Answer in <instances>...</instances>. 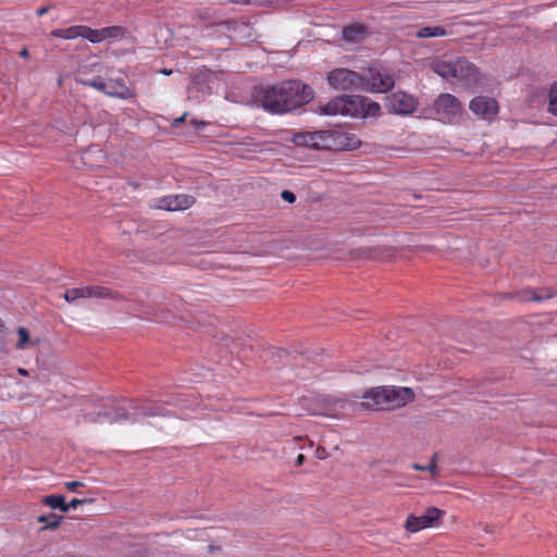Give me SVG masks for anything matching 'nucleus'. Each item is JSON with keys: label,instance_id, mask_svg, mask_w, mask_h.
<instances>
[{"label": "nucleus", "instance_id": "obj_7", "mask_svg": "<svg viewBox=\"0 0 557 557\" xmlns=\"http://www.w3.org/2000/svg\"><path fill=\"white\" fill-rule=\"evenodd\" d=\"M76 82L85 86H90L108 96L120 99H129L134 96V91L126 86L124 78L122 77L109 78L108 81L100 77L91 81L76 78Z\"/></svg>", "mask_w": 557, "mask_h": 557}, {"label": "nucleus", "instance_id": "obj_9", "mask_svg": "<svg viewBox=\"0 0 557 557\" xmlns=\"http://www.w3.org/2000/svg\"><path fill=\"white\" fill-rule=\"evenodd\" d=\"M326 81L336 90L361 89L362 86V75L344 67L329 72Z\"/></svg>", "mask_w": 557, "mask_h": 557}, {"label": "nucleus", "instance_id": "obj_26", "mask_svg": "<svg viewBox=\"0 0 557 557\" xmlns=\"http://www.w3.org/2000/svg\"><path fill=\"white\" fill-rule=\"evenodd\" d=\"M547 110L549 113L557 116V81L549 87Z\"/></svg>", "mask_w": 557, "mask_h": 557}, {"label": "nucleus", "instance_id": "obj_1", "mask_svg": "<svg viewBox=\"0 0 557 557\" xmlns=\"http://www.w3.org/2000/svg\"><path fill=\"white\" fill-rule=\"evenodd\" d=\"M312 98L313 91L308 85L293 81L267 88L260 101L267 111L283 113L308 103Z\"/></svg>", "mask_w": 557, "mask_h": 557}, {"label": "nucleus", "instance_id": "obj_35", "mask_svg": "<svg viewBox=\"0 0 557 557\" xmlns=\"http://www.w3.org/2000/svg\"><path fill=\"white\" fill-rule=\"evenodd\" d=\"M162 73H163L164 75H170V74H172V71H171V70H164V71H162Z\"/></svg>", "mask_w": 557, "mask_h": 557}, {"label": "nucleus", "instance_id": "obj_3", "mask_svg": "<svg viewBox=\"0 0 557 557\" xmlns=\"http://www.w3.org/2000/svg\"><path fill=\"white\" fill-rule=\"evenodd\" d=\"M412 388L405 386L384 385L369 388L359 404L366 410H396L414 400Z\"/></svg>", "mask_w": 557, "mask_h": 557}, {"label": "nucleus", "instance_id": "obj_30", "mask_svg": "<svg viewBox=\"0 0 557 557\" xmlns=\"http://www.w3.org/2000/svg\"><path fill=\"white\" fill-rule=\"evenodd\" d=\"M86 499H79V498H73L69 504L65 503V506L67 507V512L71 508L75 509L78 505H82L86 503Z\"/></svg>", "mask_w": 557, "mask_h": 557}, {"label": "nucleus", "instance_id": "obj_4", "mask_svg": "<svg viewBox=\"0 0 557 557\" xmlns=\"http://www.w3.org/2000/svg\"><path fill=\"white\" fill-rule=\"evenodd\" d=\"M431 69L444 79L465 87L476 85L480 81L478 69L462 57L435 59L431 63Z\"/></svg>", "mask_w": 557, "mask_h": 557}, {"label": "nucleus", "instance_id": "obj_13", "mask_svg": "<svg viewBox=\"0 0 557 557\" xmlns=\"http://www.w3.org/2000/svg\"><path fill=\"white\" fill-rule=\"evenodd\" d=\"M385 106L392 113L407 115L417 109L418 101L407 92L397 91L386 98Z\"/></svg>", "mask_w": 557, "mask_h": 557}, {"label": "nucleus", "instance_id": "obj_16", "mask_svg": "<svg viewBox=\"0 0 557 557\" xmlns=\"http://www.w3.org/2000/svg\"><path fill=\"white\" fill-rule=\"evenodd\" d=\"M469 109L484 120H492L498 113V103L494 98L478 96L470 101Z\"/></svg>", "mask_w": 557, "mask_h": 557}, {"label": "nucleus", "instance_id": "obj_33", "mask_svg": "<svg viewBox=\"0 0 557 557\" xmlns=\"http://www.w3.org/2000/svg\"><path fill=\"white\" fill-rule=\"evenodd\" d=\"M17 372L23 375V376H27L28 375V371L23 369V368H18Z\"/></svg>", "mask_w": 557, "mask_h": 557}, {"label": "nucleus", "instance_id": "obj_8", "mask_svg": "<svg viewBox=\"0 0 557 557\" xmlns=\"http://www.w3.org/2000/svg\"><path fill=\"white\" fill-rule=\"evenodd\" d=\"M395 85L394 76L386 70L370 67L362 75L361 90L369 92H386Z\"/></svg>", "mask_w": 557, "mask_h": 557}, {"label": "nucleus", "instance_id": "obj_2", "mask_svg": "<svg viewBox=\"0 0 557 557\" xmlns=\"http://www.w3.org/2000/svg\"><path fill=\"white\" fill-rule=\"evenodd\" d=\"M324 115H344L354 119H369L381 115V106L376 101L360 95H342L332 98L319 107Z\"/></svg>", "mask_w": 557, "mask_h": 557}, {"label": "nucleus", "instance_id": "obj_29", "mask_svg": "<svg viewBox=\"0 0 557 557\" xmlns=\"http://www.w3.org/2000/svg\"><path fill=\"white\" fill-rule=\"evenodd\" d=\"M281 197L283 200L287 201L288 203H293L296 200L295 194L289 190H283L281 194Z\"/></svg>", "mask_w": 557, "mask_h": 557}, {"label": "nucleus", "instance_id": "obj_21", "mask_svg": "<svg viewBox=\"0 0 557 557\" xmlns=\"http://www.w3.org/2000/svg\"><path fill=\"white\" fill-rule=\"evenodd\" d=\"M16 333L18 336V341H17L15 347L20 350H23V349L27 348L28 346H37L39 344V339L32 341L29 338L28 331L23 326L18 327Z\"/></svg>", "mask_w": 557, "mask_h": 557}, {"label": "nucleus", "instance_id": "obj_27", "mask_svg": "<svg viewBox=\"0 0 557 557\" xmlns=\"http://www.w3.org/2000/svg\"><path fill=\"white\" fill-rule=\"evenodd\" d=\"M412 469L417 471H428L431 473L433 478L437 475V467H436V456L434 455L432 460L426 466H421L419 463H413L411 466Z\"/></svg>", "mask_w": 557, "mask_h": 557}, {"label": "nucleus", "instance_id": "obj_18", "mask_svg": "<svg viewBox=\"0 0 557 557\" xmlns=\"http://www.w3.org/2000/svg\"><path fill=\"white\" fill-rule=\"evenodd\" d=\"M368 30L361 24L348 25L343 29V39L350 44H357L364 39Z\"/></svg>", "mask_w": 557, "mask_h": 557}, {"label": "nucleus", "instance_id": "obj_31", "mask_svg": "<svg viewBox=\"0 0 557 557\" xmlns=\"http://www.w3.org/2000/svg\"><path fill=\"white\" fill-rule=\"evenodd\" d=\"M305 461V456L302 454H299L296 458V466H301Z\"/></svg>", "mask_w": 557, "mask_h": 557}, {"label": "nucleus", "instance_id": "obj_37", "mask_svg": "<svg viewBox=\"0 0 557 557\" xmlns=\"http://www.w3.org/2000/svg\"><path fill=\"white\" fill-rule=\"evenodd\" d=\"M185 116H182L181 119L176 120V122H182Z\"/></svg>", "mask_w": 557, "mask_h": 557}, {"label": "nucleus", "instance_id": "obj_10", "mask_svg": "<svg viewBox=\"0 0 557 557\" xmlns=\"http://www.w3.org/2000/svg\"><path fill=\"white\" fill-rule=\"evenodd\" d=\"M302 407L309 414L335 417L345 408L343 400L330 399L327 397H315L301 399Z\"/></svg>", "mask_w": 557, "mask_h": 557}, {"label": "nucleus", "instance_id": "obj_6", "mask_svg": "<svg viewBox=\"0 0 557 557\" xmlns=\"http://www.w3.org/2000/svg\"><path fill=\"white\" fill-rule=\"evenodd\" d=\"M430 113L440 122L455 123L463 113L461 102L450 94H441L429 108Z\"/></svg>", "mask_w": 557, "mask_h": 557}, {"label": "nucleus", "instance_id": "obj_28", "mask_svg": "<svg viewBox=\"0 0 557 557\" xmlns=\"http://www.w3.org/2000/svg\"><path fill=\"white\" fill-rule=\"evenodd\" d=\"M64 486L70 492L76 493L78 487L84 486V483L81 481H70V482H65Z\"/></svg>", "mask_w": 557, "mask_h": 557}, {"label": "nucleus", "instance_id": "obj_32", "mask_svg": "<svg viewBox=\"0 0 557 557\" xmlns=\"http://www.w3.org/2000/svg\"><path fill=\"white\" fill-rule=\"evenodd\" d=\"M48 12V8H40L37 10V16H42Z\"/></svg>", "mask_w": 557, "mask_h": 557}, {"label": "nucleus", "instance_id": "obj_14", "mask_svg": "<svg viewBox=\"0 0 557 557\" xmlns=\"http://www.w3.org/2000/svg\"><path fill=\"white\" fill-rule=\"evenodd\" d=\"M360 147L361 140L356 134L330 129L329 150H356Z\"/></svg>", "mask_w": 557, "mask_h": 557}, {"label": "nucleus", "instance_id": "obj_5", "mask_svg": "<svg viewBox=\"0 0 557 557\" xmlns=\"http://www.w3.org/2000/svg\"><path fill=\"white\" fill-rule=\"evenodd\" d=\"M160 407L145 406L143 408H135L132 405L119 407L113 412L109 411H97L86 412L84 414L85 421L94 423H115L122 421H138L145 417L163 416Z\"/></svg>", "mask_w": 557, "mask_h": 557}, {"label": "nucleus", "instance_id": "obj_12", "mask_svg": "<svg viewBox=\"0 0 557 557\" xmlns=\"http://www.w3.org/2000/svg\"><path fill=\"white\" fill-rule=\"evenodd\" d=\"M116 296V293L102 286H83L71 288L63 295L64 299L70 304H74L82 298H115Z\"/></svg>", "mask_w": 557, "mask_h": 557}, {"label": "nucleus", "instance_id": "obj_23", "mask_svg": "<svg viewBox=\"0 0 557 557\" xmlns=\"http://www.w3.org/2000/svg\"><path fill=\"white\" fill-rule=\"evenodd\" d=\"M62 517L57 516L55 513L50 515H41L37 518V521L40 523H44V530L50 529H57L61 523Z\"/></svg>", "mask_w": 557, "mask_h": 557}, {"label": "nucleus", "instance_id": "obj_22", "mask_svg": "<svg viewBox=\"0 0 557 557\" xmlns=\"http://www.w3.org/2000/svg\"><path fill=\"white\" fill-rule=\"evenodd\" d=\"M445 35H447V32L442 26H425L417 33L419 38L443 37Z\"/></svg>", "mask_w": 557, "mask_h": 557}, {"label": "nucleus", "instance_id": "obj_24", "mask_svg": "<svg viewBox=\"0 0 557 557\" xmlns=\"http://www.w3.org/2000/svg\"><path fill=\"white\" fill-rule=\"evenodd\" d=\"M102 32H103L104 41L110 40V39L123 38L126 34V29L122 26L103 27Z\"/></svg>", "mask_w": 557, "mask_h": 557}, {"label": "nucleus", "instance_id": "obj_15", "mask_svg": "<svg viewBox=\"0 0 557 557\" xmlns=\"http://www.w3.org/2000/svg\"><path fill=\"white\" fill-rule=\"evenodd\" d=\"M329 140L330 129L297 133L293 138V141L298 146L326 150H329Z\"/></svg>", "mask_w": 557, "mask_h": 557}, {"label": "nucleus", "instance_id": "obj_17", "mask_svg": "<svg viewBox=\"0 0 557 557\" xmlns=\"http://www.w3.org/2000/svg\"><path fill=\"white\" fill-rule=\"evenodd\" d=\"M195 202L193 196L189 195H171L156 200L154 208L168 211L186 210Z\"/></svg>", "mask_w": 557, "mask_h": 557}, {"label": "nucleus", "instance_id": "obj_20", "mask_svg": "<svg viewBox=\"0 0 557 557\" xmlns=\"http://www.w3.org/2000/svg\"><path fill=\"white\" fill-rule=\"evenodd\" d=\"M41 502L52 509H60L63 513L67 512V507L65 506V497L63 495H47L42 497Z\"/></svg>", "mask_w": 557, "mask_h": 557}, {"label": "nucleus", "instance_id": "obj_11", "mask_svg": "<svg viewBox=\"0 0 557 557\" xmlns=\"http://www.w3.org/2000/svg\"><path fill=\"white\" fill-rule=\"evenodd\" d=\"M445 512L436 507H430L421 516L409 515L405 521L404 528L409 533H417L423 529L432 528L443 517Z\"/></svg>", "mask_w": 557, "mask_h": 557}, {"label": "nucleus", "instance_id": "obj_34", "mask_svg": "<svg viewBox=\"0 0 557 557\" xmlns=\"http://www.w3.org/2000/svg\"><path fill=\"white\" fill-rule=\"evenodd\" d=\"M21 57H23V58H27V57H28V51H27L26 49H23V50L21 51Z\"/></svg>", "mask_w": 557, "mask_h": 557}, {"label": "nucleus", "instance_id": "obj_19", "mask_svg": "<svg viewBox=\"0 0 557 557\" xmlns=\"http://www.w3.org/2000/svg\"><path fill=\"white\" fill-rule=\"evenodd\" d=\"M84 25L71 26L67 28L53 29L50 35L57 38L63 39H75L78 37L83 38Z\"/></svg>", "mask_w": 557, "mask_h": 557}, {"label": "nucleus", "instance_id": "obj_25", "mask_svg": "<svg viewBox=\"0 0 557 557\" xmlns=\"http://www.w3.org/2000/svg\"><path fill=\"white\" fill-rule=\"evenodd\" d=\"M83 38L89 40L92 44H100L104 41L102 28L92 29L88 26H84Z\"/></svg>", "mask_w": 557, "mask_h": 557}, {"label": "nucleus", "instance_id": "obj_36", "mask_svg": "<svg viewBox=\"0 0 557 557\" xmlns=\"http://www.w3.org/2000/svg\"><path fill=\"white\" fill-rule=\"evenodd\" d=\"M205 123L203 122H200L199 124H197V127H200V126H203Z\"/></svg>", "mask_w": 557, "mask_h": 557}]
</instances>
